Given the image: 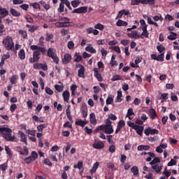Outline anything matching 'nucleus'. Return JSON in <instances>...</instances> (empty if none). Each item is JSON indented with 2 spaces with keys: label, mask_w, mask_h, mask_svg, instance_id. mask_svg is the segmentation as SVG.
Instances as JSON below:
<instances>
[{
  "label": "nucleus",
  "mask_w": 179,
  "mask_h": 179,
  "mask_svg": "<svg viewBox=\"0 0 179 179\" xmlns=\"http://www.w3.org/2000/svg\"><path fill=\"white\" fill-rule=\"evenodd\" d=\"M1 134L4 135V138L6 141H8V142H13V141L15 139V136H12V129L10 128H6L5 126L3 133Z\"/></svg>",
  "instance_id": "1"
},
{
  "label": "nucleus",
  "mask_w": 179,
  "mask_h": 179,
  "mask_svg": "<svg viewBox=\"0 0 179 179\" xmlns=\"http://www.w3.org/2000/svg\"><path fill=\"white\" fill-rule=\"evenodd\" d=\"M18 33L19 34H21L23 38H27V32H26V31L19 30Z\"/></svg>",
  "instance_id": "39"
},
{
  "label": "nucleus",
  "mask_w": 179,
  "mask_h": 179,
  "mask_svg": "<svg viewBox=\"0 0 179 179\" xmlns=\"http://www.w3.org/2000/svg\"><path fill=\"white\" fill-rule=\"evenodd\" d=\"M108 150L110 152V153H114L115 152V145H111L109 147Z\"/></svg>",
  "instance_id": "63"
},
{
  "label": "nucleus",
  "mask_w": 179,
  "mask_h": 179,
  "mask_svg": "<svg viewBox=\"0 0 179 179\" xmlns=\"http://www.w3.org/2000/svg\"><path fill=\"white\" fill-rule=\"evenodd\" d=\"M59 20L62 21V23H65V24H71V22H69V18L66 17H59Z\"/></svg>",
  "instance_id": "17"
},
{
  "label": "nucleus",
  "mask_w": 179,
  "mask_h": 179,
  "mask_svg": "<svg viewBox=\"0 0 179 179\" xmlns=\"http://www.w3.org/2000/svg\"><path fill=\"white\" fill-rule=\"evenodd\" d=\"M56 27H71V24H65L64 22H56L55 23Z\"/></svg>",
  "instance_id": "15"
},
{
  "label": "nucleus",
  "mask_w": 179,
  "mask_h": 179,
  "mask_svg": "<svg viewBox=\"0 0 179 179\" xmlns=\"http://www.w3.org/2000/svg\"><path fill=\"white\" fill-rule=\"evenodd\" d=\"M157 50H158L159 52L162 53L163 51L166 50V48L163 47V45H160L157 46Z\"/></svg>",
  "instance_id": "47"
},
{
  "label": "nucleus",
  "mask_w": 179,
  "mask_h": 179,
  "mask_svg": "<svg viewBox=\"0 0 179 179\" xmlns=\"http://www.w3.org/2000/svg\"><path fill=\"white\" fill-rule=\"evenodd\" d=\"M141 3V0H131V5L135 6V5H139Z\"/></svg>",
  "instance_id": "61"
},
{
  "label": "nucleus",
  "mask_w": 179,
  "mask_h": 179,
  "mask_svg": "<svg viewBox=\"0 0 179 179\" xmlns=\"http://www.w3.org/2000/svg\"><path fill=\"white\" fill-rule=\"evenodd\" d=\"M120 162L121 163H125V162H127V156L124 155H122L120 157Z\"/></svg>",
  "instance_id": "62"
},
{
  "label": "nucleus",
  "mask_w": 179,
  "mask_h": 179,
  "mask_svg": "<svg viewBox=\"0 0 179 179\" xmlns=\"http://www.w3.org/2000/svg\"><path fill=\"white\" fill-rule=\"evenodd\" d=\"M71 5L73 8H78L80 5V1L79 0H74L71 1Z\"/></svg>",
  "instance_id": "36"
},
{
  "label": "nucleus",
  "mask_w": 179,
  "mask_h": 179,
  "mask_svg": "<svg viewBox=\"0 0 179 179\" xmlns=\"http://www.w3.org/2000/svg\"><path fill=\"white\" fill-rule=\"evenodd\" d=\"M124 125H125V122H124V120H120L118 123H117V129L115 130V134L118 133L119 131H121V129H122V127H124Z\"/></svg>",
  "instance_id": "13"
},
{
  "label": "nucleus",
  "mask_w": 179,
  "mask_h": 179,
  "mask_svg": "<svg viewBox=\"0 0 179 179\" xmlns=\"http://www.w3.org/2000/svg\"><path fill=\"white\" fill-rule=\"evenodd\" d=\"M150 118H152V120H155V118H156V110H155V109L150 110Z\"/></svg>",
  "instance_id": "35"
},
{
  "label": "nucleus",
  "mask_w": 179,
  "mask_h": 179,
  "mask_svg": "<svg viewBox=\"0 0 179 179\" xmlns=\"http://www.w3.org/2000/svg\"><path fill=\"white\" fill-rule=\"evenodd\" d=\"M66 114L69 121H72V115H71V106H69L66 110Z\"/></svg>",
  "instance_id": "23"
},
{
  "label": "nucleus",
  "mask_w": 179,
  "mask_h": 179,
  "mask_svg": "<svg viewBox=\"0 0 179 179\" xmlns=\"http://www.w3.org/2000/svg\"><path fill=\"white\" fill-rule=\"evenodd\" d=\"M76 59H74L75 62H80L82 61V56L79 55V54H75Z\"/></svg>",
  "instance_id": "43"
},
{
  "label": "nucleus",
  "mask_w": 179,
  "mask_h": 179,
  "mask_svg": "<svg viewBox=\"0 0 179 179\" xmlns=\"http://www.w3.org/2000/svg\"><path fill=\"white\" fill-rule=\"evenodd\" d=\"M90 118L91 124H93V125H96V124H97V120H96V115H94V113H91Z\"/></svg>",
  "instance_id": "18"
},
{
  "label": "nucleus",
  "mask_w": 179,
  "mask_h": 179,
  "mask_svg": "<svg viewBox=\"0 0 179 179\" xmlns=\"http://www.w3.org/2000/svg\"><path fill=\"white\" fill-rule=\"evenodd\" d=\"M45 90V93H47V94H50V95L54 94V92L52 90H51V89L48 87H46Z\"/></svg>",
  "instance_id": "50"
},
{
  "label": "nucleus",
  "mask_w": 179,
  "mask_h": 179,
  "mask_svg": "<svg viewBox=\"0 0 179 179\" xmlns=\"http://www.w3.org/2000/svg\"><path fill=\"white\" fill-rule=\"evenodd\" d=\"M64 8H65V6H64L63 3H60L59 7L58 8V12H59V13H62V12H64Z\"/></svg>",
  "instance_id": "59"
},
{
  "label": "nucleus",
  "mask_w": 179,
  "mask_h": 179,
  "mask_svg": "<svg viewBox=\"0 0 179 179\" xmlns=\"http://www.w3.org/2000/svg\"><path fill=\"white\" fill-rule=\"evenodd\" d=\"M45 127H46L45 124H41L37 127V129L38 132H43V129H44V128Z\"/></svg>",
  "instance_id": "56"
},
{
  "label": "nucleus",
  "mask_w": 179,
  "mask_h": 179,
  "mask_svg": "<svg viewBox=\"0 0 179 179\" xmlns=\"http://www.w3.org/2000/svg\"><path fill=\"white\" fill-rule=\"evenodd\" d=\"M172 34L168 36L169 40H176L177 38V34L171 32Z\"/></svg>",
  "instance_id": "42"
},
{
  "label": "nucleus",
  "mask_w": 179,
  "mask_h": 179,
  "mask_svg": "<svg viewBox=\"0 0 179 179\" xmlns=\"http://www.w3.org/2000/svg\"><path fill=\"white\" fill-rule=\"evenodd\" d=\"M38 29V27L31 25V28L29 29V31H30V33H34V31H36V30H37Z\"/></svg>",
  "instance_id": "55"
},
{
  "label": "nucleus",
  "mask_w": 179,
  "mask_h": 179,
  "mask_svg": "<svg viewBox=\"0 0 179 179\" xmlns=\"http://www.w3.org/2000/svg\"><path fill=\"white\" fill-rule=\"evenodd\" d=\"M114 99L111 96H108L106 99V104H113Z\"/></svg>",
  "instance_id": "51"
},
{
  "label": "nucleus",
  "mask_w": 179,
  "mask_h": 179,
  "mask_svg": "<svg viewBox=\"0 0 179 179\" xmlns=\"http://www.w3.org/2000/svg\"><path fill=\"white\" fill-rule=\"evenodd\" d=\"M8 169V164H3L0 165V170L2 171H5Z\"/></svg>",
  "instance_id": "57"
},
{
  "label": "nucleus",
  "mask_w": 179,
  "mask_h": 179,
  "mask_svg": "<svg viewBox=\"0 0 179 179\" xmlns=\"http://www.w3.org/2000/svg\"><path fill=\"white\" fill-rule=\"evenodd\" d=\"M30 5V6H33V8H34V9H40V4L39 3H36V2H35V3H30L29 4Z\"/></svg>",
  "instance_id": "49"
},
{
  "label": "nucleus",
  "mask_w": 179,
  "mask_h": 179,
  "mask_svg": "<svg viewBox=\"0 0 179 179\" xmlns=\"http://www.w3.org/2000/svg\"><path fill=\"white\" fill-rule=\"evenodd\" d=\"M69 96H71V94L68 91H64L62 94L64 101H68L69 100Z\"/></svg>",
  "instance_id": "21"
},
{
  "label": "nucleus",
  "mask_w": 179,
  "mask_h": 179,
  "mask_svg": "<svg viewBox=\"0 0 179 179\" xmlns=\"http://www.w3.org/2000/svg\"><path fill=\"white\" fill-rule=\"evenodd\" d=\"M150 149V145H139L138 147V150H149Z\"/></svg>",
  "instance_id": "32"
},
{
  "label": "nucleus",
  "mask_w": 179,
  "mask_h": 179,
  "mask_svg": "<svg viewBox=\"0 0 179 179\" xmlns=\"http://www.w3.org/2000/svg\"><path fill=\"white\" fill-rule=\"evenodd\" d=\"M176 164H177V161L173 159H171V161L168 163L169 166H176Z\"/></svg>",
  "instance_id": "53"
},
{
  "label": "nucleus",
  "mask_w": 179,
  "mask_h": 179,
  "mask_svg": "<svg viewBox=\"0 0 179 179\" xmlns=\"http://www.w3.org/2000/svg\"><path fill=\"white\" fill-rule=\"evenodd\" d=\"M18 135H20V142H23L25 145H27V137L26 136V134L22 131H19Z\"/></svg>",
  "instance_id": "6"
},
{
  "label": "nucleus",
  "mask_w": 179,
  "mask_h": 179,
  "mask_svg": "<svg viewBox=\"0 0 179 179\" xmlns=\"http://www.w3.org/2000/svg\"><path fill=\"white\" fill-rule=\"evenodd\" d=\"M50 58H52L53 62H55L56 64H59V59L57 57V54H55L53 56H51Z\"/></svg>",
  "instance_id": "46"
},
{
  "label": "nucleus",
  "mask_w": 179,
  "mask_h": 179,
  "mask_svg": "<svg viewBox=\"0 0 179 179\" xmlns=\"http://www.w3.org/2000/svg\"><path fill=\"white\" fill-rule=\"evenodd\" d=\"M134 129H136L138 135H140V136H142V134L143 133V127H142V126H136Z\"/></svg>",
  "instance_id": "16"
},
{
  "label": "nucleus",
  "mask_w": 179,
  "mask_h": 179,
  "mask_svg": "<svg viewBox=\"0 0 179 179\" xmlns=\"http://www.w3.org/2000/svg\"><path fill=\"white\" fill-rule=\"evenodd\" d=\"M110 64L111 65V66H115L118 65V62L115 61V56H112Z\"/></svg>",
  "instance_id": "33"
},
{
  "label": "nucleus",
  "mask_w": 179,
  "mask_h": 179,
  "mask_svg": "<svg viewBox=\"0 0 179 179\" xmlns=\"http://www.w3.org/2000/svg\"><path fill=\"white\" fill-rule=\"evenodd\" d=\"M163 166L159 165V164L152 166V169L155 171L156 173H160L162 171V168Z\"/></svg>",
  "instance_id": "19"
},
{
  "label": "nucleus",
  "mask_w": 179,
  "mask_h": 179,
  "mask_svg": "<svg viewBox=\"0 0 179 179\" xmlns=\"http://www.w3.org/2000/svg\"><path fill=\"white\" fill-rule=\"evenodd\" d=\"M92 148H94V149H103L104 148V143L102 141L95 143L92 145Z\"/></svg>",
  "instance_id": "11"
},
{
  "label": "nucleus",
  "mask_w": 179,
  "mask_h": 179,
  "mask_svg": "<svg viewBox=\"0 0 179 179\" xmlns=\"http://www.w3.org/2000/svg\"><path fill=\"white\" fill-rule=\"evenodd\" d=\"M67 47L69 50H73V47H75V43H73V41H69Z\"/></svg>",
  "instance_id": "45"
},
{
  "label": "nucleus",
  "mask_w": 179,
  "mask_h": 179,
  "mask_svg": "<svg viewBox=\"0 0 179 179\" xmlns=\"http://www.w3.org/2000/svg\"><path fill=\"white\" fill-rule=\"evenodd\" d=\"M30 157L34 161L38 157V154H37V152L36 151H32Z\"/></svg>",
  "instance_id": "38"
},
{
  "label": "nucleus",
  "mask_w": 179,
  "mask_h": 179,
  "mask_svg": "<svg viewBox=\"0 0 179 179\" xmlns=\"http://www.w3.org/2000/svg\"><path fill=\"white\" fill-rule=\"evenodd\" d=\"M80 69L78 71L79 78H85V67L82 64L78 65Z\"/></svg>",
  "instance_id": "7"
},
{
  "label": "nucleus",
  "mask_w": 179,
  "mask_h": 179,
  "mask_svg": "<svg viewBox=\"0 0 179 179\" xmlns=\"http://www.w3.org/2000/svg\"><path fill=\"white\" fill-rule=\"evenodd\" d=\"M55 52H56L55 49L50 48L48 50L47 55L48 57H49V58H50V57L55 55L56 54Z\"/></svg>",
  "instance_id": "20"
},
{
  "label": "nucleus",
  "mask_w": 179,
  "mask_h": 179,
  "mask_svg": "<svg viewBox=\"0 0 179 179\" xmlns=\"http://www.w3.org/2000/svg\"><path fill=\"white\" fill-rule=\"evenodd\" d=\"M71 59H72V56H71L69 54H65L64 59H62V62L66 65V64H69Z\"/></svg>",
  "instance_id": "9"
},
{
  "label": "nucleus",
  "mask_w": 179,
  "mask_h": 179,
  "mask_svg": "<svg viewBox=\"0 0 179 179\" xmlns=\"http://www.w3.org/2000/svg\"><path fill=\"white\" fill-rule=\"evenodd\" d=\"M41 53L39 51L35 50L33 53V62H38Z\"/></svg>",
  "instance_id": "10"
},
{
  "label": "nucleus",
  "mask_w": 179,
  "mask_h": 179,
  "mask_svg": "<svg viewBox=\"0 0 179 179\" xmlns=\"http://www.w3.org/2000/svg\"><path fill=\"white\" fill-rule=\"evenodd\" d=\"M156 163H160V159L159 157H155L152 161L150 162L151 166L156 164Z\"/></svg>",
  "instance_id": "41"
},
{
  "label": "nucleus",
  "mask_w": 179,
  "mask_h": 179,
  "mask_svg": "<svg viewBox=\"0 0 179 179\" xmlns=\"http://www.w3.org/2000/svg\"><path fill=\"white\" fill-rule=\"evenodd\" d=\"M94 76L97 78L99 82H101L103 80V78L101 77V75L99 73V72H96Z\"/></svg>",
  "instance_id": "52"
},
{
  "label": "nucleus",
  "mask_w": 179,
  "mask_h": 179,
  "mask_svg": "<svg viewBox=\"0 0 179 179\" xmlns=\"http://www.w3.org/2000/svg\"><path fill=\"white\" fill-rule=\"evenodd\" d=\"M121 97H122V92L117 91V96L115 102L116 103H121V101H122V99H121Z\"/></svg>",
  "instance_id": "24"
},
{
  "label": "nucleus",
  "mask_w": 179,
  "mask_h": 179,
  "mask_svg": "<svg viewBox=\"0 0 179 179\" xmlns=\"http://www.w3.org/2000/svg\"><path fill=\"white\" fill-rule=\"evenodd\" d=\"M87 122L82 120H78L76 122V125H79V127H85Z\"/></svg>",
  "instance_id": "31"
},
{
  "label": "nucleus",
  "mask_w": 179,
  "mask_h": 179,
  "mask_svg": "<svg viewBox=\"0 0 179 179\" xmlns=\"http://www.w3.org/2000/svg\"><path fill=\"white\" fill-rule=\"evenodd\" d=\"M16 80H17V76H13L10 78V82L12 85H15V83H16Z\"/></svg>",
  "instance_id": "44"
},
{
  "label": "nucleus",
  "mask_w": 179,
  "mask_h": 179,
  "mask_svg": "<svg viewBox=\"0 0 179 179\" xmlns=\"http://www.w3.org/2000/svg\"><path fill=\"white\" fill-rule=\"evenodd\" d=\"M134 109L132 108H129L128 110H127V115L126 117H129L131 115H134Z\"/></svg>",
  "instance_id": "58"
},
{
  "label": "nucleus",
  "mask_w": 179,
  "mask_h": 179,
  "mask_svg": "<svg viewBox=\"0 0 179 179\" xmlns=\"http://www.w3.org/2000/svg\"><path fill=\"white\" fill-rule=\"evenodd\" d=\"M3 44L8 51H13V50H15L13 40L10 36H6V38L3 41Z\"/></svg>",
  "instance_id": "2"
},
{
  "label": "nucleus",
  "mask_w": 179,
  "mask_h": 179,
  "mask_svg": "<svg viewBox=\"0 0 179 179\" xmlns=\"http://www.w3.org/2000/svg\"><path fill=\"white\" fill-rule=\"evenodd\" d=\"M121 79H122L121 76H120V75H115L111 78V80H112V82H115V80H121Z\"/></svg>",
  "instance_id": "40"
},
{
  "label": "nucleus",
  "mask_w": 179,
  "mask_h": 179,
  "mask_svg": "<svg viewBox=\"0 0 179 179\" xmlns=\"http://www.w3.org/2000/svg\"><path fill=\"white\" fill-rule=\"evenodd\" d=\"M99 166H100V163L96 162L94 165L92 169L90 170V173L93 174V173H96V170L99 169Z\"/></svg>",
  "instance_id": "28"
},
{
  "label": "nucleus",
  "mask_w": 179,
  "mask_h": 179,
  "mask_svg": "<svg viewBox=\"0 0 179 179\" xmlns=\"http://www.w3.org/2000/svg\"><path fill=\"white\" fill-rule=\"evenodd\" d=\"M131 173H133L134 176H138L139 174V169H138V166H133L131 169Z\"/></svg>",
  "instance_id": "29"
},
{
  "label": "nucleus",
  "mask_w": 179,
  "mask_h": 179,
  "mask_svg": "<svg viewBox=\"0 0 179 179\" xmlns=\"http://www.w3.org/2000/svg\"><path fill=\"white\" fill-rule=\"evenodd\" d=\"M117 26H128V22L123 21L122 20H118L117 23Z\"/></svg>",
  "instance_id": "30"
},
{
  "label": "nucleus",
  "mask_w": 179,
  "mask_h": 179,
  "mask_svg": "<svg viewBox=\"0 0 179 179\" xmlns=\"http://www.w3.org/2000/svg\"><path fill=\"white\" fill-rule=\"evenodd\" d=\"M144 17H147V22L148 23V24H153L155 25V27H159V24H157V22H153V20H152V18L148 15H145Z\"/></svg>",
  "instance_id": "14"
},
{
  "label": "nucleus",
  "mask_w": 179,
  "mask_h": 179,
  "mask_svg": "<svg viewBox=\"0 0 179 179\" xmlns=\"http://www.w3.org/2000/svg\"><path fill=\"white\" fill-rule=\"evenodd\" d=\"M94 29H98V30H103L104 29V26L101 23H98L94 26Z\"/></svg>",
  "instance_id": "48"
},
{
  "label": "nucleus",
  "mask_w": 179,
  "mask_h": 179,
  "mask_svg": "<svg viewBox=\"0 0 179 179\" xmlns=\"http://www.w3.org/2000/svg\"><path fill=\"white\" fill-rule=\"evenodd\" d=\"M87 12V7L83 6L72 11V13H86Z\"/></svg>",
  "instance_id": "5"
},
{
  "label": "nucleus",
  "mask_w": 179,
  "mask_h": 179,
  "mask_svg": "<svg viewBox=\"0 0 179 179\" xmlns=\"http://www.w3.org/2000/svg\"><path fill=\"white\" fill-rule=\"evenodd\" d=\"M164 59V53H162L161 55L157 57V61H163Z\"/></svg>",
  "instance_id": "60"
},
{
  "label": "nucleus",
  "mask_w": 179,
  "mask_h": 179,
  "mask_svg": "<svg viewBox=\"0 0 179 179\" xmlns=\"http://www.w3.org/2000/svg\"><path fill=\"white\" fill-rule=\"evenodd\" d=\"M144 134H145L147 136H149L150 135H155V134L157 135V134H159V130L156 129H152V127H148V129H145Z\"/></svg>",
  "instance_id": "4"
},
{
  "label": "nucleus",
  "mask_w": 179,
  "mask_h": 179,
  "mask_svg": "<svg viewBox=\"0 0 179 179\" xmlns=\"http://www.w3.org/2000/svg\"><path fill=\"white\" fill-rule=\"evenodd\" d=\"M128 37H129L130 38H143V37H142V36H140L138 34V31H134L132 32V34H127Z\"/></svg>",
  "instance_id": "8"
},
{
  "label": "nucleus",
  "mask_w": 179,
  "mask_h": 179,
  "mask_svg": "<svg viewBox=\"0 0 179 179\" xmlns=\"http://www.w3.org/2000/svg\"><path fill=\"white\" fill-rule=\"evenodd\" d=\"M152 19H153V21L154 22H159V20L160 21V22H163V20H164V18H163V17L162 16V15H155L153 17H152Z\"/></svg>",
  "instance_id": "26"
},
{
  "label": "nucleus",
  "mask_w": 179,
  "mask_h": 179,
  "mask_svg": "<svg viewBox=\"0 0 179 179\" xmlns=\"http://www.w3.org/2000/svg\"><path fill=\"white\" fill-rule=\"evenodd\" d=\"M40 3H41V5H42V6H43V8H44V9H45V10H48V9H50V4L45 3V1H41Z\"/></svg>",
  "instance_id": "37"
},
{
  "label": "nucleus",
  "mask_w": 179,
  "mask_h": 179,
  "mask_svg": "<svg viewBox=\"0 0 179 179\" xmlns=\"http://www.w3.org/2000/svg\"><path fill=\"white\" fill-rule=\"evenodd\" d=\"M18 57L21 59H24V58H26V54L24 53V50L22 49L20 50V52H18Z\"/></svg>",
  "instance_id": "27"
},
{
  "label": "nucleus",
  "mask_w": 179,
  "mask_h": 179,
  "mask_svg": "<svg viewBox=\"0 0 179 179\" xmlns=\"http://www.w3.org/2000/svg\"><path fill=\"white\" fill-rule=\"evenodd\" d=\"M20 8L23 9V10H27V9H29V6L27 4H22L20 6Z\"/></svg>",
  "instance_id": "64"
},
{
  "label": "nucleus",
  "mask_w": 179,
  "mask_h": 179,
  "mask_svg": "<svg viewBox=\"0 0 179 179\" xmlns=\"http://www.w3.org/2000/svg\"><path fill=\"white\" fill-rule=\"evenodd\" d=\"M24 162L27 164H30V163H31L32 162H34V160L32 159L31 157H28L24 159Z\"/></svg>",
  "instance_id": "54"
},
{
  "label": "nucleus",
  "mask_w": 179,
  "mask_h": 179,
  "mask_svg": "<svg viewBox=\"0 0 179 179\" xmlns=\"http://www.w3.org/2000/svg\"><path fill=\"white\" fill-rule=\"evenodd\" d=\"M10 13H11V15L13 16H16V17L20 16V12L15 10V8H10Z\"/></svg>",
  "instance_id": "25"
},
{
  "label": "nucleus",
  "mask_w": 179,
  "mask_h": 179,
  "mask_svg": "<svg viewBox=\"0 0 179 179\" xmlns=\"http://www.w3.org/2000/svg\"><path fill=\"white\" fill-rule=\"evenodd\" d=\"M143 32L141 34L143 37H146V38H149V32H148V25H145L142 27Z\"/></svg>",
  "instance_id": "12"
},
{
  "label": "nucleus",
  "mask_w": 179,
  "mask_h": 179,
  "mask_svg": "<svg viewBox=\"0 0 179 179\" xmlns=\"http://www.w3.org/2000/svg\"><path fill=\"white\" fill-rule=\"evenodd\" d=\"M0 15H1V16H3V17H5L8 16V15H9V12H8L6 8H0Z\"/></svg>",
  "instance_id": "22"
},
{
  "label": "nucleus",
  "mask_w": 179,
  "mask_h": 179,
  "mask_svg": "<svg viewBox=\"0 0 179 179\" xmlns=\"http://www.w3.org/2000/svg\"><path fill=\"white\" fill-rule=\"evenodd\" d=\"M85 50H86L88 52H91L92 54H96V50H95V49H94V48H92V45L87 46V47L85 48Z\"/></svg>",
  "instance_id": "34"
},
{
  "label": "nucleus",
  "mask_w": 179,
  "mask_h": 179,
  "mask_svg": "<svg viewBox=\"0 0 179 179\" xmlns=\"http://www.w3.org/2000/svg\"><path fill=\"white\" fill-rule=\"evenodd\" d=\"M113 124L112 122H110V119H106V124H105V133L110 134H113L114 132V129H113Z\"/></svg>",
  "instance_id": "3"
}]
</instances>
